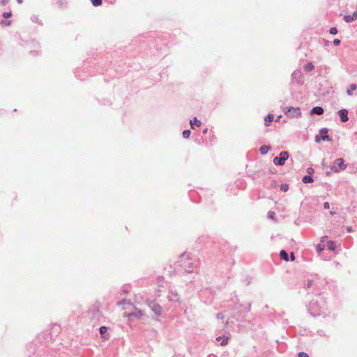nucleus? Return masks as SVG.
Wrapping results in <instances>:
<instances>
[{
	"instance_id": "0eeeda50",
	"label": "nucleus",
	"mask_w": 357,
	"mask_h": 357,
	"mask_svg": "<svg viewBox=\"0 0 357 357\" xmlns=\"http://www.w3.org/2000/svg\"><path fill=\"white\" fill-rule=\"evenodd\" d=\"M340 119L342 122H347L348 121V111L346 109H342L338 112Z\"/></svg>"
},
{
	"instance_id": "a211bd4d",
	"label": "nucleus",
	"mask_w": 357,
	"mask_h": 357,
	"mask_svg": "<svg viewBox=\"0 0 357 357\" xmlns=\"http://www.w3.org/2000/svg\"><path fill=\"white\" fill-rule=\"evenodd\" d=\"M327 246L329 250H335V244L333 241H328L327 243Z\"/></svg>"
},
{
	"instance_id": "f3484780",
	"label": "nucleus",
	"mask_w": 357,
	"mask_h": 357,
	"mask_svg": "<svg viewBox=\"0 0 357 357\" xmlns=\"http://www.w3.org/2000/svg\"><path fill=\"white\" fill-rule=\"evenodd\" d=\"M91 1L94 6H98L102 4V0H91Z\"/></svg>"
},
{
	"instance_id": "f704fd0d",
	"label": "nucleus",
	"mask_w": 357,
	"mask_h": 357,
	"mask_svg": "<svg viewBox=\"0 0 357 357\" xmlns=\"http://www.w3.org/2000/svg\"><path fill=\"white\" fill-rule=\"evenodd\" d=\"M158 313H160V307H158Z\"/></svg>"
},
{
	"instance_id": "9d476101",
	"label": "nucleus",
	"mask_w": 357,
	"mask_h": 357,
	"mask_svg": "<svg viewBox=\"0 0 357 357\" xmlns=\"http://www.w3.org/2000/svg\"><path fill=\"white\" fill-rule=\"evenodd\" d=\"M190 126L192 129L194 128V126L199 127L201 126V121L199 120H197V118H194L192 120L190 121Z\"/></svg>"
},
{
	"instance_id": "7ed1b4c3",
	"label": "nucleus",
	"mask_w": 357,
	"mask_h": 357,
	"mask_svg": "<svg viewBox=\"0 0 357 357\" xmlns=\"http://www.w3.org/2000/svg\"><path fill=\"white\" fill-rule=\"evenodd\" d=\"M284 113L291 118L299 117L301 115L298 107H288L284 109Z\"/></svg>"
},
{
	"instance_id": "1a4fd4ad",
	"label": "nucleus",
	"mask_w": 357,
	"mask_h": 357,
	"mask_svg": "<svg viewBox=\"0 0 357 357\" xmlns=\"http://www.w3.org/2000/svg\"><path fill=\"white\" fill-rule=\"evenodd\" d=\"M311 112L312 114H316L317 115H321V114H322L324 113V109L321 107H314L312 109Z\"/></svg>"
},
{
	"instance_id": "cd10ccee",
	"label": "nucleus",
	"mask_w": 357,
	"mask_h": 357,
	"mask_svg": "<svg viewBox=\"0 0 357 357\" xmlns=\"http://www.w3.org/2000/svg\"><path fill=\"white\" fill-rule=\"evenodd\" d=\"M216 317L218 319H224V315L222 313H218Z\"/></svg>"
},
{
	"instance_id": "2f4dec72",
	"label": "nucleus",
	"mask_w": 357,
	"mask_h": 357,
	"mask_svg": "<svg viewBox=\"0 0 357 357\" xmlns=\"http://www.w3.org/2000/svg\"><path fill=\"white\" fill-rule=\"evenodd\" d=\"M317 250H318V251H319V252H320V251H321V250H322V248H321L320 246H318V247H317Z\"/></svg>"
},
{
	"instance_id": "6ab92c4d",
	"label": "nucleus",
	"mask_w": 357,
	"mask_h": 357,
	"mask_svg": "<svg viewBox=\"0 0 357 357\" xmlns=\"http://www.w3.org/2000/svg\"><path fill=\"white\" fill-rule=\"evenodd\" d=\"M190 135V131L189 130H185L183 131V136L184 138H188Z\"/></svg>"
},
{
	"instance_id": "e433bc0d",
	"label": "nucleus",
	"mask_w": 357,
	"mask_h": 357,
	"mask_svg": "<svg viewBox=\"0 0 357 357\" xmlns=\"http://www.w3.org/2000/svg\"><path fill=\"white\" fill-rule=\"evenodd\" d=\"M331 215H334V213L331 211Z\"/></svg>"
},
{
	"instance_id": "9b49d317",
	"label": "nucleus",
	"mask_w": 357,
	"mask_h": 357,
	"mask_svg": "<svg viewBox=\"0 0 357 357\" xmlns=\"http://www.w3.org/2000/svg\"><path fill=\"white\" fill-rule=\"evenodd\" d=\"M357 89V85L355 84H352L350 85L349 89H347V94L349 96H352L353 91L356 90Z\"/></svg>"
},
{
	"instance_id": "423d86ee",
	"label": "nucleus",
	"mask_w": 357,
	"mask_h": 357,
	"mask_svg": "<svg viewBox=\"0 0 357 357\" xmlns=\"http://www.w3.org/2000/svg\"><path fill=\"white\" fill-rule=\"evenodd\" d=\"M328 133V129L327 128H322L321 130H320L319 131V134L321 135V137L319 136H316L315 137V141L317 142H320L321 140H323V141H329L330 139H329V137L328 135H327Z\"/></svg>"
},
{
	"instance_id": "72a5a7b5",
	"label": "nucleus",
	"mask_w": 357,
	"mask_h": 357,
	"mask_svg": "<svg viewBox=\"0 0 357 357\" xmlns=\"http://www.w3.org/2000/svg\"><path fill=\"white\" fill-rule=\"evenodd\" d=\"M17 2H18L19 3H22V0H17Z\"/></svg>"
},
{
	"instance_id": "ddd939ff",
	"label": "nucleus",
	"mask_w": 357,
	"mask_h": 357,
	"mask_svg": "<svg viewBox=\"0 0 357 357\" xmlns=\"http://www.w3.org/2000/svg\"><path fill=\"white\" fill-rule=\"evenodd\" d=\"M270 150V146L264 145L260 148V152L261 154H266Z\"/></svg>"
},
{
	"instance_id": "39448f33",
	"label": "nucleus",
	"mask_w": 357,
	"mask_h": 357,
	"mask_svg": "<svg viewBox=\"0 0 357 357\" xmlns=\"http://www.w3.org/2000/svg\"><path fill=\"white\" fill-rule=\"evenodd\" d=\"M180 262L181 263V266L185 271H192V263L190 260H188L186 257L183 256L181 258Z\"/></svg>"
},
{
	"instance_id": "f8f14e48",
	"label": "nucleus",
	"mask_w": 357,
	"mask_h": 357,
	"mask_svg": "<svg viewBox=\"0 0 357 357\" xmlns=\"http://www.w3.org/2000/svg\"><path fill=\"white\" fill-rule=\"evenodd\" d=\"M280 255L282 259L284 261H288V254L285 250H281Z\"/></svg>"
},
{
	"instance_id": "4be33fe9",
	"label": "nucleus",
	"mask_w": 357,
	"mask_h": 357,
	"mask_svg": "<svg viewBox=\"0 0 357 357\" xmlns=\"http://www.w3.org/2000/svg\"><path fill=\"white\" fill-rule=\"evenodd\" d=\"M330 33L333 35H335L337 33V29L336 27H332L330 29Z\"/></svg>"
},
{
	"instance_id": "4468645a",
	"label": "nucleus",
	"mask_w": 357,
	"mask_h": 357,
	"mask_svg": "<svg viewBox=\"0 0 357 357\" xmlns=\"http://www.w3.org/2000/svg\"><path fill=\"white\" fill-rule=\"evenodd\" d=\"M302 181L303 183H312L313 181V179L310 176L305 175L303 176Z\"/></svg>"
},
{
	"instance_id": "f03ea898",
	"label": "nucleus",
	"mask_w": 357,
	"mask_h": 357,
	"mask_svg": "<svg viewBox=\"0 0 357 357\" xmlns=\"http://www.w3.org/2000/svg\"><path fill=\"white\" fill-rule=\"evenodd\" d=\"M347 165L344 164V161L342 158H337L334 161L331 169L335 172H338L340 170L345 169Z\"/></svg>"
},
{
	"instance_id": "a878e982",
	"label": "nucleus",
	"mask_w": 357,
	"mask_h": 357,
	"mask_svg": "<svg viewBox=\"0 0 357 357\" xmlns=\"http://www.w3.org/2000/svg\"><path fill=\"white\" fill-rule=\"evenodd\" d=\"M298 357H309L308 355L305 352H300L298 354Z\"/></svg>"
},
{
	"instance_id": "393cba45",
	"label": "nucleus",
	"mask_w": 357,
	"mask_h": 357,
	"mask_svg": "<svg viewBox=\"0 0 357 357\" xmlns=\"http://www.w3.org/2000/svg\"><path fill=\"white\" fill-rule=\"evenodd\" d=\"M1 23L2 25L9 26L11 24V21L10 20H9V21L3 20V21H1Z\"/></svg>"
},
{
	"instance_id": "473e14b6",
	"label": "nucleus",
	"mask_w": 357,
	"mask_h": 357,
	"mask_svg": "<svg viewBox=\"0 0 357 357\" xmlns=\"http://www.w3.org/2000/svg\"><path fill=\"white\" fill-rule=\"evenodd\" d=\"M221 339H222V337H218L216 338V340L220 341Z\"/></svg>"
},
{
	"instance_id": "c9c22d12",
	"label": "nucleus",
	"mask_w": 357,
	"mask_h": 357,
	"mask_svg": "<svg viewBox=\"0 0 357 357\" xmlns=\"http://www.w3.org/2000/svg\"><path fill=\"white\" fill-rule=\"evenodd\" d=\"M310 285H311V282H308V287H310Z\"/></svg>"
},
{
	"instance_id": "2eb2a0df",
	"label": "nucleus",
	"mask_w": 357,
	"mask_h": 357,
	"mask_svg": "<svg viewBox=\"0 0 357 357\" xmlns=\"http://www.w3.org/2000/svg\"><path fill=\"white\" fill-rule=\"evenodd\" d=\"M314 68V65L312 63H308L307 65L304 66V70L307 72H310Z\"/></svg>"
},
{
	"instance_id": "dca6fc26",
	"label": "nucleus",
	"mask_w": 357,
	"mask_h": 357,
	"mask_svg": "<svg viewBox=\"0 0 357 357\" xmlns=\"http://www.w3.org/2000/svg\"><path fill=\"white\" fill-rule=\"evenodd\" d=\"M273 120V116L272 114H268V115L265 118L266 125V126H268V123H271Z\"/></svg>"
},
{
	"instance_id": "b1692460",
	"label": "nucleus",
	"mask_w": 357,
	"mask_h": 357,
	"mask_svg": "<svg viewBox=\"0 0 357 357\" xmlns=\"http://www.w3.org/2000/svg\"><path fill=\"white\" fill-rule=\"evenodd\" d=\"M3 16L5 18H8L12 16V13L11 12H5V13H3Z\"/></svg>"
},
{
	"instance_id": "412c9836",
	"label": "nucleus",
	"mask_w": 357,
	"mask_h": 357,
	"mask_svg": "<svg viewBox=\"0 0 357 357\" xmlns=\"http://www.w3.org/2000/svg\"><path fill=\"white\" fill-rule=\"evenodd\" d=\"M107 328L105 326H101L99 329L100 333L104 335L107 332Z\"/></svg>"
},
{
	"instance_id": "6e6552de",
	"label": "nucleus",
	"mask_w": 357,
	"mask_h": 357,
	"mask_svg": "<svg viewBox=\"0 0 357 357\" xmlns=\"http://www.w3.org/2000/svg\"><path fill=\"white\" fill-rule=\"evenodd\" d=\"M344 19L345 22H348V23L357 20V11H355L354 13H353L352 15H344Z\"/></svg>"
},
{
	"instance_id": "f257e3e1",
	"label": "nucleus",
	"mask_w": 357,
	"mask_h": 357,
	"mask_svg": "<svg viewBox=\"0 0 357 357\" xmlns=\"http://www.w3.org/2000/svg\"><path fill=\"white\" fill-rule=\"evenodd\" d=\"M123 309L125 312L123 314L124 317L130 318V319H140L144 316V312L142 310H137L130 303H124Z\"/></svg>"
},
{
	"instance_id": "bb28decb",
	"label": "nucleus",
	"mask_w": 357,
	"mask_h": 357,
	"mask_svg": "<svg viewBox=\"0 0 357 357\" xmlns=\"http://www.w3.org/2000/svg\"><path fill=\"white\" fill-rule=\"evenodd\" d=\"M333 44L335 45V46H337L340 44V40L337 38L333 40Z\"/></svg>"
},
{
	"instance_id": "5701e85b",
	"label": "nucleus",
	"mask_w": 357,
	"mask_h": 357,
	"mask_svg": "<svg viewBox=\"0 0 357 357\" xmlns=\"http://www.w3.org/2000/svg\"><path fill=\"white\" fill-rule=\"evenodd\" d=\"M227 342H228V337H224V339L221 342L220 344L222 346H225V345H226L227 344Z\"/></svg>"
},
{
	"instance_id": "c756f323",
	"label": "nucleus",
	"mask_w": 357,
	"mask_h": 357,
	"mask_svg": "<svg viewBox=\"0 0 357 357\" xmlns=\"http://www.w3.org/2000/svg\"><path fill=\"white\" fill-rule=\"evenodd\" d=\"M294 259H295L294 255V253H291V261H294Z\"/></svg>"
},
{
	"instance_id": "20e7f679",
	"label": "nucleus",
	"mask_w": 357,
	"mask_h": 357,
	"mask_svg": "<svg viewBox=\"0 0 357 357\" xmlns=\"http://www.w3.org/2000/svg\"><path fill=\"white\" fill-rule=\"evenodd\" d=\"M289 158V153L287 151H282L279 157H275L273 163L275 165H283Z\"/></svg>"
},
{
	"instance_id": "c85d7f7f",
	"label": "nucleus",
	"mask_w": 357,
	"mask_h": 357,
	"mask_svg": "<svg viewBox=\"0 0 357 357\" xmlns=\"http://www.w3.org/2000/svg\"><path fill=\"white\" fill-rule=\"evenodd\" d=\"M324 208L325 209H328L330 208V205L328 202H324Z\"/></svg>"
},
{
	"instance_id": "7c9ffc66",
	"label": "nucleus",
	"mask_w": 357,
	"mask_h": 357,
	"mask_svg": "<svg viewBox=\"0 0 357 357\" xmlns=\"http://www.w3.org/2000/svg\"><path fill=\"white\" fill-rule=\"evenodd\" d=\"M312 171H313V169H312V168H308V169H307V172H308L309 174H311V172H312Z\"/></svg>"
},
{
	"instance_id": "aec40b11",
	"label": "nucleus",
	"mask_w": 357,
	"mask_h": 357,
	"mask_svg": "<svg viewBox=\"0 0 357 357\" xmlns=\"http://www.w3.org/2000/svg\"><path fill=\"white\" fill-rule=\"evenodd\" d=\"M280 189L283 192H287L289 190V185L287 184H282L280 185Z\"/></svg>"
}]
</instances>
